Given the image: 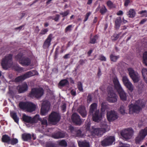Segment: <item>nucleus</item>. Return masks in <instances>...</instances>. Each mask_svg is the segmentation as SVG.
<instances>
[{
	"label": "nucleus",
	"mask_w": 147,
	"mask_h": 147,
	"mask_svg": "<svg viewBox=\"0 0 147 147\" xmlns=\"http://www.w3.org/2000/svg\"><path fill=\"white\" fill-rule=\"evenodd\" d=\"M119 95L120 99L123 101L127 100V96L126 93L122 88L117 90Z\"/></svg>",
	"instance_id": "6ab92c4d"
},
{
	"label": "nucleus",
	"mask_w": 147,
	"mask_h": 147,
	"mask_svg": "<svg viewBox=\"0 0 147 147\" xmlns=\"http://www.w3.org/2000/svg\"><path fill=\"white\" fill-rule=\"evenodd\" d=\"M71 95H74V96L76 95V91L74 90H72L71 91Z\"/></svg>",
	"instance_id": "69168bd1"
},
{
	"label": "nucleus",
	"mask_w": 147,
	"mask_h": 147,
	"mask_svg": "<svg viewBox=\"0 0 147 147\" xmlns=\"http://www.w3.org/2000/svg\"><path fill=\"white\" fill-rule=\"evenodd\" d=\"M119 34H115L112 37V40H113L115 41L119 37Z\"/></svg>",
	"instance_id": "c03bdc74"
},
{
	"label": "nucleus",
	"mask_w": 147,
	"mask_h": 147,
	"mask_svg": "<svg viewBox=\"0 0 147 147\" xmlns=\"http://www.w3.org/2000/svg\"><path fill=\"white\" fill-rule=\"evenodd\" d=\"M122 81L124 85L130 82L127 76L126 75L122 76Z\"/></svg>",
	"instance_id": "58836bf2"
},
{
	"label": "nucleus",
	"mask_w": 147,
	"mask_h": 147,
	"mask_svg": "<svg viewBox=\"0 0 147 147\" xmlns=\"http://www.w3.org/2000/svg\"><path fill=\"white\" fill-rule=\"evenodd\" d=\"M44 90L41 88H34L32 89L29 94V96L32 98H40L43 94Z\"/></svg>",
	"instance_id": "9d476101"
},
{
	"label": "nucleus",
	"mask_w": 147,
	"mask_h": 147,
	"mask_svg": "<svg viewBox=\"0 0 147 147\" xmlns=\"http://www.w3.org/2000/svg\"><path fill=\"white\" fill-rule=\"evenodd\" d=\"M48 31V30L47 29H44L42 30L40 32V34H45Z\"/></svg>",
	"instance_id": "864d4df0"
},
{
	"label": "nucleus",
	"mask_w": 147,
	"mask_h": 147,
	"mask_svg": "<svg viewBox=\"0 0 147 147\" xmlns=\"http://www.w3.org/2000/svg\"><path fill=\"white\" fill-rule=\"evenodd\" d=\"M134 133L133 130L130 128L123 130L121 132V134L124 139L127 140L132 137Z\"/></svg>",
	"instance_id": "ddd939ff"
},
{
	"label": "nucleus",
	"mask_w": 147,
	"mask_h": 147,
	"mask_svg": "<svg viewBox=\"0 0 147 147\" xmlns=\"http://www.w3.org/2000/svg\"><path fill=\"white\" fill-rule=\"evenodd\" d=\"M119 147H130V146L129 144L122 143Z\"/></svg>",
	"instance_id": "6e6d98bb"
},
{
	"label": "nucleus",
	"mask_w": 147,
	"mask_h": 147,
	"mask_svg": "<svg viewBox=\"0 0 147 147\" xmlns=\"http://www.w3.org/2000/svg\"><path fill=\"white\" fill-rule=\"evenodd\" d=\"M41 122V126L42 129L46 128L48 125V123L46 117L44 118L43 119L41 118L40 121Z\"/></svg>",
	"instance_id": "b1692460"
},
{
	"label": "nucleus",
	"mask_w": 147,
	"mask_h": 147,
	"mask_svg": "<svg viewBox=\"0 0 147 147\" xmlns=\"http://www.w3.org/2000/svg\"><path fill=\"white\" fill-rule=\"evenodd\" d=\"M107 116L109 121H114L117 119L118 117L117 113L113 110L107 111Z\"/></svg>",
	"instance_id": "2eb2a0df"
},
{
	"label": "nucleus",
	"mask_w": 147,
	"mask_h": 147,
	"mask_svg": "<svg viewBox=\"0 0 147 147\" xmlns=\"http://www.w3.org/2000/svg\"><path fill=\"white\" fill-rule=\"evenodd\" d=\"M129 75L130 77L134 83L138 82L140 79V76L139 74L136 71H135L131 68H129L127 69Z\"/></svg>",
	"instance_id": "f8f14e48"
},
{
	"label": "nucleus",
	"mask_w": 147,
	"mask_h": 147,
	"mask_svg": "<svg viewBox=\"0 0 147 147\" xmlns=\"http://www.w3.org/2000/svg\"><path fill=\"white\" fill-rule=\"evenodd\" d=\"M50 103L47 101L43 102L41 108L40 114L42 115H45L48 113L50 108Z\"/></svg>",
	"instance_id": "4468645a"
},
{
	"label": "nucleus",
	"mask_w": 147,
	"mask_h": 147,
	"mask_svg": "<svg viewBox=\"0 0 147 147\" xmlns=\"http://www.w3.org/2000/svg\"><path fill=\"white\" fill-rule=\"evenodd\" d=\"M121 18L119 17L116 18L115 21V27L117 29H118L121 25Z\"/></svg>",
	"instance_id": "a878e982"
},
{
	"label": "nucleus",
	"mask_w": 147,
	"mask_h": 147,
	"mask_svg": "<svg viewBox=\"0 0 147 147\" xmlns=\"http://www.w3.org/2000/svg\"><path fill=\"white\" fill-rule=\"evenodd\" d=\"M20 108L25 109L27 112H32L35 111L37 107V105L30 102H22L19 103Z\"/></svg>",
	"instance_id": "39448f33"
},
{
	"label": "nucleus",
	"mask_w": 147,
	"mask_h": 147,
	"mask_svg": "<svg viewBox=\"0 0 147 147\" xmlns=\"http://www.w3.org/2000/svg\"><path fill=\"white\" fill-rule=\"evenodd\" d=\"M22 119L23 120L26 122H30L31 123V117L25 115H23Z\"/></svg>",
	"instance_id": "2f4dec72"
},
{
	"label": "nucleus",
	"mask_w": 147,
	"mask_h": 147,
	"mask_svg": "<svg viewBox=\"0 0 147 147\" xmlns=\"http://www.w3.org/2000/svg\"><path fill=\"white\" fill-rule=\"evenodd\" d=\"M101 128H93L91 131L92 135L94 134L98 136H100L103 134L105 131H107L110 129V127L105 121L102 122L100 124Z\"/></svg>",
	"instance_id": "20e7f679"
},
{
	"label": "nucleus",
	"mask_w": 147,
	"mask_h": 147,
	"mask_svg": "<svg viewBox=\"0 0 147 147\" xmlns=\"http://www.w3.org/2000/svg\"><path fill=\"white\" fill-rule=\"evenodd\" d=\"M69 84L68 81L66 79L61 80L59 83V85L61 86H63L65 85Z\"/></svg>",
	"instance_id": "e433bc0d"
},
{
	"label": "nucleus",
	"mask_w": 147,
	"mask_h": 147,
	"mask_svg": "<svg viewBox=\"0 0 147 147\" xmlns=\"http://www.w3.org/2000/svg\"><path fill=\"white\" fill-rule=\"evenodd\" d=\"M99 59L102 61H105L106 60V58L102 55H101L100 56Z\"/></svg>",
	"instance_id": "13d9d810"
},
{
	"label": "nucleus",
	"mask_w": 147,
	"mask_h": 147,
	"mask_svg": "<svg viewBox=\"0 0 147 147\" xmlns=\"http://www.w3.org/2000/svg\"><path fill=\"white\" fill-rule=\"evenodd\" d=\"M72 27V25H69L65 29V32H67L68 31H70L71 30V28Z\"/></svg>",
	"instance_id": "09e8293b"
},
{
	"label": "nucleus",
	"mask_w": 147,
	"mask_h": 147,
	"mask_svg": "<svg viewBox=\"0 0 147 147\" xmlns=\"http://www.w3.org/2000/svg\"><path fill=\"white\" fill-rule=\"evenodd\" d=\"M72 121L76 124L80 125L82 123V121L79 115L76 113H74L71 116Z\"/></svg>",
	"instance_id": "f3484780"
},
{
	"label": "nucleus",
	"mask_w": 147,
	"mask_h": 147,
	"mask_svg": "<svg viewBox=\"0 0 147 147\" xmlns=\"http://www.w3.org/2000/svg\"><path fill=\"white\" fill-rule=\"evenodd\" d=\"M24 26V25L21 26L19 27L16 28L15 29L16 30H21L22 29V28H23V27Z\"/></svg>",
	"instance_id": "e2e57ef3"
},
{
	"label": "nucleus",
	"mask_w": 147,
	"mask_h": 147,
	"mask_svg": "<svg viewBox=\"0 0 147 147\" xmlns=\"http://www.w3.org/2000/svg\"><path fill=\"white\" fill-rule=\"evenodd\" d=\"M147 136V127L141 129L135 138V140L136 144H141Z\"/></svg>",
	"instance_id": "423d86ee"
},
{
	"label": "nucleus",
	"mask_w": 147,
	"mask_h": 147,
	"mask_svg": "<svg viewBox=\"0 0 147 147\" xmlns=\"http://www.w3.org/2000/svg\"><path fill=\"white\" fill-rule=\"evenodd\" d=\"M90 123L88 122L87 125L86 126V128L87 130H89L90 129Z\"/></svg>",
	"instance_id": "0e129e2a"
},
{
	"label": "nucleus",
	"mask_w": 147,
	"mask_h": 147,
	"mask_svg": "<svg viewBox=\"0 0 147 147\" xmlns=\"http://www.w3.org/2000/svg\"><path fill=\"white\" fill-rule=\"evenodd\" d=\"M91 14V13L90 12H89L86 13L85 17V19L84 20V22H86L88 20V17Z\"/></svg>",
	"instance_id": "8fccbe9b"
},
{
	"label": "nucleus",
	"mask_w": 147,
	"mask_h": 147,
	"mask_svg": "<svg viewBox=\"0 0 147 147\" xmlns=\"http://www.w3.org/2000/svg\"><path fill=\"white\" fill-rule=\"evenodd\" d=\"M107 11V9L104 5L100 7V12L102 15L104 14Z\"/></svg>",
	"instance_id": "4c0bfd02"
},
{
	"label": "nucleus",
	"mask_w": 147,
	"mask_h": 147,
	"mask_svg": "<svg viewBox=\"0 0 147 147\" xmlns=\"http://www.w3.org/2000/svg\"><path fill=\"white\" fill-rule=\"evenodd\" d=\"M141 72L143 78L147 84V69L143 68L142 69Z\"/></svg>",
	"instance_id": "393cba45"
},
{
	"label": "nucleus",
	"mask_w": 147,
	"mask_h": 147,
	"mask_svg": "<svg viewBox=\"0 0 147 147\" xmlns=\"http://www.w3.org/2000/svg\"><path fill=\"white\" fill-rule=\"evenodd\" d=\"M139 13L142 15V16L147 17V12L146 10L142 11Z\"/></svg>",
	"instance_id": "a18cd8bd"
},
{
	"label": "nucleus",
	"mask_w": 147,
	"mask_h": 147,
	"mask_svg": "<svg viewBox=\"0 0 147 147\" xmlns=\"http://www.w3.org/2000/svg\"><path fill=\"white\" fill-rule=\"evenodd\" d=\"M144 107V105L142 104L141 100L136 101L135 104H131L129 105V113L130 114H132L134 112H138L141 109V107Z\"/></svg>",
	"instance_id": "0eeeda50"
},
{
	"label": "nucleus",
	"mask_w": 147,
	"mask_h": 147,
	"mask_svg": "<svg viewBox=\"0 0 147 147\" xmlns=\"http://www.w3.org/2000/svg\"><path fill=\"white\" fill-rule=\"evenodd\" d=\"M24 55V52L22 51L16 56L15 59L23 66H27L30 64L31 60L28 57H25Z\"/></svg>",
	"instance_id": "7ed1b4c3"
},
{
	"label": "nucleus",
	"mask_w": 147,
	"mask_h": 147,
	"mask_svg": "<svg viewBox=\"0 0 147 147\" xmlns=\"http://www.w3.org/2000/svg\"><path fill=\"white\" fill-rule=\"evenodd\" d=\"M98 36L97 35H95L93 38L91 39L90 43L94 44L96 42V40L98 38Z\"/></svg>",
	"instance_id": "79ce46f5"
},
{
	"label": "nucleus",
	"mask_w": 147,
	"mask_h": 147,
	"mask_svg": "<svg viewBox=\"0 0 147 147\" xmlns=\"http://www.w3.org/2000/svg\"><path fill=\"white\" fill-rule=\"evenodd\" d=\"M78 112L83 117H85L87 115V112L84 106L80 107L78 110Z\"/></svg>",
	"instance_id": "412c9836"
},
{
	"label": "nucleus",
	"mask_w": 147,
	"mask_h": 147,
	"mask_svg": "<svg viewBox=\"0 0 147 147\" xmlns=\"http://www.w3.org/2000/svg\"><path fill=\"white\" fill-rule=\"evenodd\" d=\"M52 37L53 35L52 34H50L48 36L43 45V47L44 49L47 48L50 46Z\"/></svg>",
	"instance_id": "a211bd4d"
},
{
	"label": "nucleus",
	"mask_w": 147,
	"mask_h": 147,
	"mask_svg": "<svg viewBox=\"0 0 147 147\" xmlns=\"http://www.w3.org/2000/svg\"><path fill=\"white\" fill-rule=\"evenodd\" d=\"M12 55L11 54L7 55L2 59L1 65L3 68L7 69L9 68H11L18 71L23 70V68L17 66L15 67L12 61Z\"/></svg>",
	"instance_id": "f03ea898"
},
{
	"label": "nucleus",
	"mask_w": 147,
	"mask_h": 147,
	"mask_svg": "<svg viewBox=\"0 0 147 147\" xmlns=\"http://www.w3.org/2000/svg\"><path fill=\"white\" fill-rule=\"evenodd\" d=\"M57 142L59 145L61 146L65 147L67 146V142L66 141L63 140L59 141Z\"/></svg>",
	"instance_id": "f704fd0d"
},
{
	"label": "nucleus",
	"mask_w": 147,
	"mask_h": 147,
	"mask_svg": "<svg viewBox=\"0 0 147 147\" xmlns=\"http://www.w3.org/2000/svg\"><path fill=\"white\" fill-rule=\"evenodd\" d=\"M59 15L57 14L56 15L55 18L53 19L55 21H57L59 19Z\"/></svg>",
	"instance_id": "052dcab7"
},
{
	"label": "nucleus",
	"mask_w": 147,
	"mask_h": 147,
	"mask_svg": "<svg viewBox=\"0 0 147 147\" xmlns=\"http://www.w3.org/2000/svg\"><path fill=\"white\" fill-rule=\"evenodd\" d=\"M18 140L17 139L14 138L12 140L10 139V144L13 145L18 143Z\"/></svg>",
	"instance_id": "37998d69"
},
{
	"label": "nucleus",
	"mask_w": 147,
	"mask_h": 147,
	"mask_svg": "<svg viewBox=\"0 0 147 147\" xmlns=\"http://www.w3.org/2000/svg\"><path fill=\"white\" fill-rule=\"evenodd\" d=\"M119 57L118 56H115L113 55H111L110 56L111 61L114 62L116 61Z\"/></svg>",
	"instance_id": "a19ab883"
},
{
	"label": "nucleus",
	"mask_w": 147,
	"mask_h": 147,
	"mask_svg": "<svg viewBox=\"0 0 147 147\" xmlns=\"http://www.w3.org/2000/svg\"><path fill=\"white\" fill-rule=\"evenodd\" d=\"M66 135V134L65 133L58 132L53 134L52 136L54 138L57 139L63 138L65 137Z\"/></svg>",
	"instance_id": "4be33fe9"
},
{
	"label": "nucleus",
	"mask_w": 147,
	"mask_h": 147,
	"mask_svg": "<svg viewBox=\"0 0 147 147\" xmlns=\"http://www.w3.org/2000/svg\"><path fill=\"white\" fill-rule=\"evenodd\" d=\"M97 105L96 103H94L92 104L90 107L89 113L90 115H92L93 121L98 122L102 117V114L105 111V107L103 103L101 104V111L102 113H99V110L97 109Z\"/></svg>",
	"instance_id": "f257e3e1"
},
{
	"label": "nucleus",
	"mask_w": 147,
	"mask_h": 147,
	"mask_svg": "<svg viewBox=\"0 0 147 147\" xmlns=\"http://www.w3.org/2000/svg\"><path fill=\"white\" fill-rule=\"evenodd\" d=\"M69 54H66L63 56V57L65 59L69 58Z\"/></svg>",
	"instance_id": "338daca9"
},
{
	"label": "nucleus",
	"mask_w": 147,
	"mask_h": 147,
	"mask_svg": "<svg viewBox=\"0 0 147 147\" xmlns=\"http://www.w3.org/2000/svg\"><path fill=\"white\" fill-rule=\"evenodd\" d=\"M28 86L26 83L24 82L22 85L18 86L17 88L19 93H22L27 91L28 89Z\"/></svg>",
	"instance_id": "aec40b11"
},
{
	"label": "nucleus",
	"mask_w": 147,
	"mask_h": 147,
	"mask_svg": "<svg viewBox=\"0 0 147 147\" xmlns=\"http://www.w3.org/2000/svg\"><path fill=\"white\" fill-rule=\"evenodd\" d=\"M41 118L40 117V116L39 115L37 114L36 115L32 118H31V123H36L39 120L40 121Z\"/></svg>",
	"instance_id": "cd10ccee"
},
{
	"label": "nucleus",
	"mask_w": 147,
	"mask_h": 147,
	"mask_svg": "<svg viewBox=\"0 0 147 147\" xmlns=\"http://www.w3.org/2000/svg\"><path fill=\"white\" fill-rule=\"evenodd\" d=\"M136 13V12L134 9H131L128 12L127 15L129 18H133L135 16Z\"/></svg>",
	"instance_id": "c756f323"
},
{
	"label": "nucleus",
	"mask_w": 147,
	"mask_h": 147,
	"mask_svg": "<svg viewBox=\"0 0 147 147\" xmlns=\"http://www.w3.org/2000/svg\"><path fill=\"white\" fill-rule=\"evenodd\" d=\"M76 135L77 136L80 137H82L84 136L83 134H82L81 131L80 130H79L77 131L76 132Z\"/></svg>",
	"instance_id": "de8ad7c7"
},
{
	"label": "nucleus",
	"mask_w": 147,
	"mask_h": 147,
	"mask_svg": "<svg viewBox=\"0 0 147 147\" xmlns=\"http://www.w3.org/2000/svg\"><path fill=\"white\" fill-rule=\"evenodd\" d=\"M107 5L109 7H111L113 6V3L111 1H108L107 3Z\"/></svg>",
	"instance_id": "5fc2aeb1"
},
{
	"label": "nucleus",
	"mask_w": 147,
	"mask_h": 147,
	"mask_svg": "<svg viewBox=\"0 0 147 147\" xmlns=\"http://www.w3.org/2000/svg\"><path fill=\"white\" fill-rule=\"evenodd\" d=\"M60 116L58 113L53 112L49 115L48 121L51 124L55 125L60 121Z\"/></svg>",
	"instance_id": "9b49d317"
},
{
	"label": "nucleus",
	"mask_w": 147,
	"mask_h": 147,
	"mask_svg": "<svg viewBox=\"0 0 147 147\" xmlns=\"http://www.w3.org/2000/svg\"><path fill=\"white\" fill-rule=\"evenodd\" d=\"M119 111L121 114L124 115L126 113L125 108L123 106L120 107Z\"/></svg>",
	"instance_id": "ea45409f"
},
{
	"label": "nucleus",
	"mask_w": 147,
	"mask_h": 147,
	"mask_svg": "<svg viewBox=\"0 0 147 147\" xmlns=\"http://www.w3.org/2000/svg\"><path fill=\"white\" fill-rule=\"evenodd\" d=\"M124 85L131 92L133 91L134 86L130 81Z\"/></svg>",
	"instance_id": "7c9ffc66"
},
{
	"label": "nucleus",
	"mask_w": 147,
	"mask_h": 147,
	"mask_svg": "<svg viewBox=\"0 0 147 147\" xmlns=\"http://www.w3.org/2000/svg\"><path fill=\"white\" fill-rule=\"evenodd\" d=\"M69 11L67 10L64 12H62L60 13V14L63 16V17L67 16L69 13Z\"/></svg>",
	"instance_id": "603ef678"
},
{
	"label": "nucleus",
	"mask_w": 147,
	"mask_h": 147,
	"mask_svg": "<svg viewBox=\"0 0 147 147\" xmlns=\"http://www.w3.org/2000/svg\"><path fill=\"white\" fill-rule=\"evenodd\" d=\"M143 63L147 66V51L144 53L143 54Z\"/></svg>",
	"instance_id": "c9c22d12"
},
{
	"label": "nucleus",
	"mask_w": 147,
	"mask_h": 147,
	"mask_svg": "<svg viewBox=\"0 0 147 147\" xmlns=\"http://www.w3.org/2000/svg\"><path fill=\"white\" fill-rule=\"evenodd\" d=\"M22 138L24 141H27L31 138V135L30 134H24L22 135Z\"/></svg>",
	"instance_id": "72a5a7b5"
},
{
	"label": "nucleus",
	"mask_w": 147,
	"mask_h": 147,
	"mask_svg": "<svg viewBox=\"0 0 147 147\" xmlns=\"http://www.w3.org/2000/svg\"><path fill=\"white\" fill-rule=\"evenodd\" d=\"M47 147H56V146L54 144L51 143L47 145Z\"/></svg>",
	"instance_id": "4d7b16f0"
},
{
	"label": "nucleus",
	"mask_w": 147,
	"mask_h": 147,
	"mask_svg": "<svg viewBox=\"0 0 147 147\" xmlns=\"http://www.w3.org/2000/svg\"><path fill=\"white\" fill-rule=\"evenodd\" d=\"M92 101V98L91 96L90 95L88 96L87 98V101L88 103H90Z\"/></svg>",
	"instance_id": "680f3d73"
},
{
	"label": "nucleus",
	"mask_w": 147,
	"mask_h": 147,
	"mask_svg": "<svg viewBox=\"0 0 147 147\" xmlns=\"http://www.w3.org/2000/svg\"><path fill=\"white\" fill-rule=\"evenodd\" d=\"M38 74L36 70H32L26 72L25 74L19 76L16 78L15 81L16 82L22 81L25 79L31 76L36 75Z\"/></svg>",
	"instance_id": "1a4fd4ad"
},
{
	"label": "nucleus",
	"mask_w": 147,
	"mask_h": 147,
	"mask_svg": "<svg viewBox=\"0 0 147 147\" xmlns=\"http://www.w3.org/2000/svg\"><path fill=\"white\" fill-rule=\"evenodd\" d=\"M78 89L80 91H83V88L82 87V84L80 82H79L78 83Z\"/></svg>",
	"instance_id": "49530a36"
},
{
	"label": "nucleus",
	"mask_w": 147,
	"mask_h": 147,
	"mask_svg": "<svg viewBox=\"0 0 147 147\" xmlns=\"http://www.w3.org/2000/svg\"><path fill=\"white\" fill-rule=\"evenodd\" d=\"M113 81L115 87L117 90L122 88L117 77L114 78L113 79Z\"/></svg>",
	"instance_id": "5701e85b"
},
{
	"label": "nucleus",
	"mask_w": 147,
	"mask_h": 147,
	"mask_svg": "<svg viewBox=\"0 0 147 147\" xmlns=\"http://www.w3.org/2000/svg\"><path fill=\"white\" fill-rule=\"evenodd\" d=\"M108 94L106 98L107 100L109 102L115 103L117 100L118 97L114 92L112 88H108Z\"/></svg>",
	"instance_id": "6e6552de"
},
{
	"label": "nucleus",
	"mask_w": 147,
	"mask_h": 147,
	"mask_svg": "<svg viewBox=\"0 0 147 147\" xmlns=\"http://www.w3.org/2000/svg\"><path fill=\"white\" fill-rule=\"evenodd\" d=\"M66 108V104L64 103L61 107V110L63 112H64L65 111Z\"/></svg>",
	"instance_id": "3c124183"
},
{
	"label": "nucleus",
	"mask_w": 147,
	"mask_h": 147,
	"mask_svg": "<svg viewBox=\"0 0 147 147\" xmlns=\"http://www.w3.org/2000/svg\"><path fill=\"white\" fill-rule=\"evenodd\" d=\"M115 140V138L113 136H110L105 138L102 141V146H107L111 145Z\"/></svg>",
	"instance_id": "dca6fc26"
},
{
	"label": "nucleus",
	"mask_w": 147,
	"mask_h": 147,
	"mask_svg": "<svg viewBox=\"0 0 147 147\" xmlns=\"http://www.w3.org/2000/svg\"><path fill=\"white\" fill-rule=\"evenodd\" d=\"M123 14V12L122 11L120 10L117 13V14L118 15H121Z\"/></svg>",
	"instance_id": "774afa93"
},
{
	"label": "nucleus",
	"mask_w": 147,
	"mask_h": 147,
	"mask_svg": "<svg viewBox=\"0 0 147 147\" xmlns=\"http://www.w3.org/2000/svg\"><path fill=\"white\" fill-rule=\"evenodd\" d=\"M2 141L3 142H6L9 144L10 143V137L7 135H4L2 136Z\"/></svg>",
	"instance_id": "bb28decb"
},
{
	"label": "nucleus",
	"mask_w": 147,
	"mask_h": 147,
	"mask_svg": "<svg viewBox=\"0 0 147 147\" xmlns=\"http://www.w3.org/2000/svg\"><path fill=\"white\" fill-rule=\"evenodd\" d=\"M130 0H125L124 2V5L127 7L130 3Z\"/></svg>",
	"instance_id": "bf43d9fd"
},
{
	"label": "nucleus",
	"mask_w": 147,
	"mask_h": 147,
	"mask_svg": "<svg viewBox=\"0 0 147 147\" xmlns=\"http://www.w3.org/2000/svg\"><path fill=\"white\" fill-rule=\"evenodd\" d=\"M11 115L14 121L18 123L19 119L17 117L16 113L14 112H12L11 113Z\"/></svg>",
	"instance_id": "473e14b6"
},
{
	"label": "nucleus",
	"mask_w": 147,
	"mask_h": 147,
	"mask_svg": "<svg viewBox=\"0 0 147 147\" xmlns=\"http://www.w3.org/2000/svg\"><path fill=\"white\" fill-rule=\"evenodd\" d=\"M78 144L80 147H90L89 143L85 141L79 142Z\"/></svg>",
	"instance_id": "c85d7f7f"
}]
</instances>
